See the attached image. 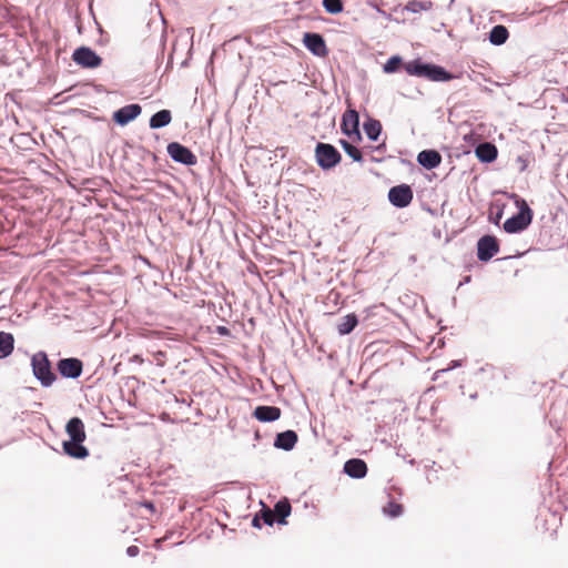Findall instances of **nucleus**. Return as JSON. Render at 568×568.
<instances>
[{"instance_id": "10", "label": "nucleus", "mask_w": 568, "mask_h": 568, "mask_svg": "<svg viewBox=\"0 0 568 568\" xmlns=\"http://www.w3.org/2000/svg\"><path fill=\"white\" fill-rule=\"evenodd\" d=\"M498 252L495 237L486 235L478 241L477 255L480 261L490 260Z\"/></svg>"}, {"instance_id": "17", "label": "nucleus", "mask_w": 568, "mask_h": 568, "mask_svg": "<svg viewBox=\"0 0 568 568\" xmlns=\"http://www.w3.org/2000/svg\"><path fill=\"white\" fill-rule=\"evenodd\" d=\"M296 442H297L296 433L288 429L286 432L277 434L274 445L277 448L290 450L294 447Z\"/></svg>"}, {"instance_id": "35", "label": "nucleus", "mask_w": 568, "mask_h": 568, "mask_svg": "<svg viewBox=\"0 0 568 568\" xmlns=\"http://www.w3.org/2000/svg\"><path fill=\"white\" fill-rule=\"evenodd\" d=\"M458 365H459V363L456 361V362H453L452 367H456V366H458Z\"/></svg>"}, {"instance_id": "5", "label": "nucleus", "mask_w": 568, "mask_h": 568, "mask_svg": "<svg viewBox=\"0 0 568 568\" xmlns=\"http://www.w3.org/2000/svg\"><path fill=\"white\" fill-rule=\"evenodd\" d=\"M315 156L317 164L323 170H329L334 168L341 161V154L331 144L318 143L315 149Z\"/></svg>"}, {"instance_id": "4", "label": "nucleus", "mask_w": 568, "mask_h": 568, "mask_svg": "<svg viewBox=\"0 0 568 568\" xmlns=\"http://www.w3.org/2000/svg\"><path fill=\"white\" fill-rule=\"evenodd\" d=\"M532 213L525 201H521L519 212L513 217L506 220L504 230L507 233H517L525 230L531 222Z\"/></svg>"}, {"instance_id": "20", "label": "nucleus", "mask_w": 568, "mask_h": 568, "mask_svg": "<svg viewBox=\"0 0 568 568\" xmlns=\"http://www.w3.org/2000/svg\"><path fill=\"white\" fill-rule=\"evenodd\" d=\"M171 112L169 110H161L151 118L150 126L152 129H160L166 126L171 122Z\"/></svg>"}, {"instance_id": "14", "label": "nucleus", "mask_w": 568, "mask_h": 568, "mask_svg": "<svg viewBox=\"0 0 568 568\" xmlns=\"http://www.w3.org/2000/svg\"><path fill=\"white\" fill-rule=\"evenodd\" d=\"M344 471L353 478H363L367 473L366 463L358 458L349 459L344 465Z\"/></svg>"}, {"instance_id": "31", "label": "nucleus", "mask_w": 568, "mask_h": 568, "mask_svg": "<svg viewBox=\"0 0 568 568\" xmlns=\"http://www.w3.org/2000/svg\"><path fill=\"white\" fill-rule=\"evenodd\" d=\"M140 552V549L138 546H129L128 549H126V554L130 556V557H135L138 556Z\"/></svg>"}, {"instance_id": "29", "label": "nucleus", "mask_w": 568, "mask_h": 568, "mask_svg": "<svg viewBox=\"0 0 568 568\" xmlns=\"http://www.w3.org/2000/svg\"><path fill=\"white\" fill-rule=\"evenodd\" d=\"M258 516L261 517V520H263L266 525L270 526H272L275 520L274 511L265 506L260 510Z\"/></svg>"}, {"instance_id": "1", "label": "nucleus", "mask_w": 568, "mask_h": 568, "mask_svg": "<svg viewBox=\"0 0 568 568\" xmlns=\"http://www.w3.org/2000/svg\"><path fill=\"white\" fill-rule=\"evenodd\" d=\"M69 439L63 442L65 454L73 458H85L89 455L88 449L82 445L85 439L84 428H67Z\"/></svg>"}, {"instance_id": "15", "label": "nucleus", "mask_w": 568, "mask_h": 568, "mask_svg": "<svg viewBox=\"0 0 568 568\" xmlns=\"http://www.w3.org/2000/svg\"><path fill=\"white\" fill-rule=\"evenodd\" d=\"M281 415V410L274 406H258L254 410V416L261 423H270L276 420Z\"/></svg>"}, {"instance_id": "23", "label": "nucleus", "mask_w": 568, "mask_h": 568, "mask_svg": "<svg viewBox=\"0 0 568 568\" xmlns=\"http://www.w3.org/2000/svg\"><path fill=\"white\" fill-rule=\"evenodd\" d=\"M508 31L504 26H495L489 34V40L493 44L500 45L506 42Z\"/></svg>"}, {"instance_id": "8", "label": "nucleus", "mask_w": 568, "mask_h": 568, "mask_svg": "<svg viewBox=\"0 0 568 568\" xmlns=\"http://www.w3.org/2000/svg\"><path fill=\"white\" fill-rule=\"evenodd\" d=\"M342 130L353 142L361 140L358 114L356 111L351 110L345 112L342 121Z\"/></svg>"}, {"instance_id": "27", "label": "nucleus", "mask_w": 568, "mask_h": 568, "mask_svg": "<svg viewBox=\"0 0 568 568\" xmlns=\"http://www.w3.org/2000/svg\"><path fill=\"white\" fill-rule=\"evenodd\" d=\"M383 511L385 515L395 518L403 514V506L395 501H389L384 508Z\"/></svg>"}, {"instance_id": "12", "label": "nucleus", "mask_w": 568, "mask_h": 568, "mask_svg": "<svg viewBox=\"0 0 568 568\" xmlns=\"http://www.w3.org/2000/svg\"><path fill=\"white\" fill-rule=\"evenodd\" d=\"M60 374L68 378H75L82 372V363L77 358H64L58 364Z\"/></svg>"}, {"instance_id": "26", "label": "nucleus", "mask_w": 568, "mask_h": 568, "mask_svg": "<svg viewBox=\"0 0 568 568\" xmlns=\"http://www.w3.org/2000/svg\"><path fill=\"white\" fill-rule=\"evenodd\" d=\"M341 145L346 152L348 156H351L354 161L361 162L362 161V154L361 151L355 148L351 142L341 140Z\"/></svg>"}, {"instance_id": "22", "label": "nucleus", "mask_w": 568, "mask_h": 568, "mask_svg": "<svg viewBox=\"0 0 568 568\" xmlns=\"http://www.w3.org/2000/svg\"><path fill=\"white\" fill-rule=\"evenodd\" d=\"M357 325V317L354 314L344 316L337 325L338 333L341 335L349 334Z\"/></svg>"}, {"instance_id": "19", "label": "nucleus", "mask_w": 568, "mask_h": 568, "mask_svg": "<svg viewBox=\"0 0 568 568\" xmlns=\"http://www.w3.org/2000/svg\"><path fill=\"white\" fill-rule=\"evenodd\" d=\"M476 155L484 162H491L497 156V150L489 143H483L477 146Z\"/></svg>"}, {"instance_id": "28", "label": "nucleus", "mask_w": 568, "mask_h": 568, "mask_svg": "<svg viewBox=\"0 0 568 568\" xmlns=\"http://www.w3.org/2000/svg\"><path fill=\"white\" fill-rule=\"evenodd\" d=\"M323 7L332 14H336L343 11V3L341 0H323Z\"/></svg>"}, {"instance_id": "11", "label": "nucleus", "mask_w": 568, "mask_h": 568, "mask_svg": "<svg viewBox=\"0 0 568 568\" xmlns=\"http://www.w3.org/2000/svg\"><path fill=\"white\" fill-rule=\"evenodd\" d=\"M303 42L315 55L325 57L327 54V48L322 36L317 33H305Z\"/></svg>"}, {"instance_id": "18", "label": "nucleus", "mask_w": 568, "mask_h": 568, "mask_svg": "<svg viewBox=\"0 0 568 568\" xmlns=\"http://www.w3.org/2000/svg\"><path fill=\"white\" fill-rule=\"evenodd\" d=\"M292 510L291 504L287 499H282L275 504V507L273 509L274 511V518L277 519L280 524H286V517L290 516Z\"/></svg>"}, {"instance_id": "9", "label": "nucleus", "mask_w": 568, "mask_h": 568, "mask_svg": "<svg viewBox=\"0 0 568 568\" xmlns=\"http://www.w3.org/2000/svg\"><path fill=\"white\" fill-rule=\"evenodd\" d=\"M388 199L390 203L394 204L395 206L404 207L410 203L413 199V193L409 186L398 185L389 190Z\"/></svg>"}, {"instance_id": "34", "label": "nucleus", "mask_w": 568, "mask_h": 568, "mask_svg": "<svg viewBox=\"0 0 568 568\" xmlns=\"http://www.w3.org/2000/svg\"><path fill=\"white\" fill-rule=\"evenodd\" d=\"M141 505L143 507H145L146 509H149L151 513L155 511L154 505L151 501H144Z\"/></svg>"}, {"instance_id": "24", "label": "nucleus", "mask_w": 568, "mask_h": 568, "mask_svg": "<svg viewBox=\"0 0 568 568\" xmlns=\"http://www.w3.org/2000/svg\"><path fill=\"white\" fill-rule=\"evenodd\" d=\"M433 8V3L432 1H428V0H412V1H408L405 6V10L409 11V12H413V13H418L420 11H428Z\"/></svg>"}, {"instance_id": "21", "label": "nucleus", "mask_w": 568, "mask_h": 568, "mask_svg": "<svg viewBox=\"0 0 568 568\" xmlns=\"http://www.w3.org/2000/svg\"><path fill=\"white\" fill-rule=\"evenodd\" d=\"M13 342V336L11 334L0 332V358H4L12 353Z\"/></svg>"}, {"instance_id": "3", "label": "nucleus", "mask_w": 568, "mask_h": 568, "mask_svg": "<svg viewBox=\"0 0 568 568\" xmlns=\"http://www.w3.org/2000/svg\"><path fill=\"white\" fill-rule=\"evenodd\" d=\"M31 365L34 376L43 386H50L53 383L55 375L51 371L45 353L39 352L34 354L31 358Z\"/></svg>"}, {"instance_id": "6", "label": "nucleus", "mask_w": 568, "mask_h": 568, "mask_svg": "<svg viewBox=\"0 0 568 568\" xmlns=\"http://www.w3.org/2000/svg\"><path fill=\"white\" fill-rule=\"evenodd\" d=\"M73 60L83 68H97L101 64V58L90 48L81 47L73 53Z\"/></svg>"}, {"instance_id": "13", "label": "nucleus", "mask_w": 568, "mask_h": 568, "mask_svg": "<svg viewBox=\"0 0 568 568\" xmlns=\"http://www.w3.org/2000/svg\"><path fill=\"white\" fill-rule=\"evenodd\" d=\"M141 113L139 104H129L114 112L113 119L120 125H125Z\"/></svg>"}, {"instance_id": "32", "label": "nucleus", "mask_w": 568, "mask_h": 568, "mask_svg": "<svg viewBox=\"0 0 568 568\" xmlns=\"http://www.w3.org/2000/svg\"><path fill=\"white\" fill-rule=\"evenodd\" d=\"M65 426H82V422L78 417L71 418Z\"/></svg>"}, {"instance_id": "30", "label": "nucleus", "mask_w": 568, "mask_h": 568, "mask_svg": "<svg viewBox=\"0 0 568 568\" xmlns=\"http://www.w3.org/2000/svg\"><path fill=\"white\" fill-rule=\"evenodd\" d=\"M402 62V59L397 55L395 57H392L385 64H384V72L386 73H392V72H395L397 70V68L399 67Z\"/></svg>"}, {"instance_id": "25", "label": "nucleus", "mask_w": 568, "mask_h": 568, "mask_svg": "<svg viewBox=\"0 0 568 568\" xmlns=\"http://www.w3.org/2000/svg\"><path fill=\"white\" fill-rule=\"evenodd\" d=\"M364 130L368 139L376 141L381 134L382 124L377 120H369L364 124Z\"/></svg>"}, {"instance_id": "16", "label": "nucleus", "mask_w": 568, "mask_h": 568, "mask_svg": "<svg viewBox=\"0 0 568 568\" xmlns=\"http://www.w3.org/2000/svg\"><path fill=\"white\" fill-rule=\"evenodd\" d=\"M417 161L420 165H423L426 169H434L439 165L440 155L436 151L424 150L418 154Z\"/></svg>"}, {"instance_id": "2", "label": "nucleus", "mask_w": 568, "mask_h": 568, "mask_svg": "<svg viewBox=\"0 0 568 568\" xmlns=\"http://www.w3.org/2000/svg\"><path fill=\"white\" fill-rule=\"evenodd\" d=\"M405 70L412 75L425 77L434 81H447L453 78L442 67L419 62L407 63Z\"/></svg>"}, {"instance_id": "33", "label": "nucleus", "mask_w": 568, "mask_h": 568, "mask_svg": "<svg viewBox=\"0 0 568 568\" xmlns=\"http://www.w3.org/2000/svg\"><path fill=\"white\" fill-rule=\"evenodd\" d=\"M252 525L256 528H261V517L258 514L255 515V517L252 520Z\"/></svg>"}, {"instance_id": "7", "label": "nucleus", "mask_w": 568, "mask_h": 568, "mask_svg": "<svg viewBox=\"0 0 568 568\" xmlns=\"http://www.w3.org/2000/svg\"><path fill=\"white\" fill-rule=\"evenodd\" d=\"M168 153L176 162L186 165H193L196 163L195 155L187 148L178 142H172L168 145Z\"/></svg>"}]
</instances>
